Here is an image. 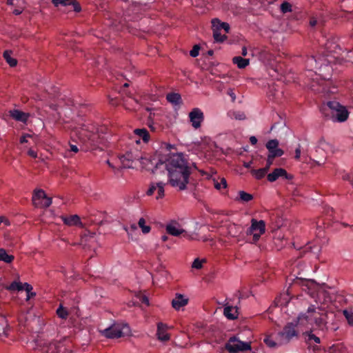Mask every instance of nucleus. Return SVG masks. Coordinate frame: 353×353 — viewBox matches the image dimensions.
<instances>
[{"label":"nucleus","mask_w":353,"mask_h":353,"mask_svg":"<svg viewBox=\"0 0 353 353\" xmlns=\"http://www.w3.org/2000/svg\"><path fill=\"white\" fill-rule=\"evenodd\" d=\"M165 183L163 182L158 183H152L150 185V188L147 191L148 195H152L157 192V195L156 196V199H161L164 196V186Z\"/></svg>","instance_id":"nucleus-15"},{"label":"nucleus","mask_w":353,"mask_h":353,"mask_svg":"<svg viewBox=\"0 0 353 353\" xmlns=\"http://www.w3.org/2000/svg\"><path fill=\"white\" fill-rule=\"evenodd\" d=\"M10 115L12 118L14 119L16 121L26 122L28 119V115L18 110H12L10 112Z\"/></svg>","instance_id":"nucleus-23"},{"label":"nucleus","mask_w":353,"mask_h":353,"mask_svg":"<svg viewBox=\"0 0 353 353\" xmlns=\"http://www.w3.org/2000/svg\"><path fill=\"white\" fill-rule=\"evenodd\" d=\"M317 148L318 149H321L325 152H332L333 149L332 145L323 139H321L319 141Z\"/></svg>","instance_id":"nucleus-32"},{"label":"nucleus","mask_w":353,"mask_h":353,"mask_svg":"<svg viewBox=\"0 0 353 353\" xmlns=\"http://www.w3.org/2000/svg\"><path fill=\"white\" fill-rule=\"evenodd\" d=\"M8 290L14 291V290H23V287L22 283L17 281H13L11 284L6 288Z\"/></svg>","instance_id":"nucleus-38"},{"label":"nucleus","mask_w":353,"mask_h":353,"mask_svg":"<svg viewBox=\"0 0 353 353\" xmlns=\"http://www.w3.org/2000/svg\"><path fill=\"white\" fill-rule=\"evenodd\" d=\"M343 347L341 345L337 344L334 345L330 348V353H341V351L342 350Z\"/></svg>","instance_id":"nucleus-48"},{"label":"nucleus","mask_w":353,"mask_h":353,"mask_svg":"<svg viewBox=\"0 0 353 353\" xmlns=\"http://www.w3.org/2000/svg\"><path fill=\"white\" fill-rule=\"evenodd\" d=\"M101 334L108 339H118L128 336L130 333V328L127 323L117 322L104 330L99 331Z\"/></svg>","instance_id":"nucleus-3"},{"label":"nucleus","mask_w":353,"mask_h":353,"mask_svg":"<svg viewBox=\"0 0 353 353\" xmlns=\"http://www.w3.org/2000/svg\"><path fill=\"white\" fill-rule=\"evenodd\" d=\"M225 349L230 353L250 350V344L248 342L241 341L237 336H234L229 339L225 345Z\"/></svg>","instance_id":"nucleus-8"},{"label":"nucleus","mask_w":353,"mask_h":353,"mask_svg":"<svg viewBox=\"0 0 353 353\" xmlns=\"http://www.w3.org/2000/svg\"><path fill=\"white\" fill-rule=\"evenodd\" d=\"M228 94L231 97L232 101L234 102L236 99V95L233 90L230 89L228 90Z\"/></svg>","instance_id":"nucleus-56"},{"label":"nucleus","mask_w":353,"mask_h":353,"mask_svg":"<svg viewBox=\"0 0 353 353\" xmlns=\"http://www.w3.org/2000/svg\"><path fill=\"white\" fill-rule=\"evenodd\" d=\"M22 12H23V8H15V9L13 10V13H14L15 15H19V14H20Z\"/></svg>","instance_id":"nucleus-64"},{"label":"nucleus","mask_w":353,"mask_h":353,"mask_svg":"<svg viewBox=\"0 0 353 353\" xmlns=\"http://www.w3.org/2000/svg\"><path fill=\"white\" fill-rule=\"evenodd\" d=\"M52 203V199L50 197H48L47 195L46 197L43 198V201L42 203H41V206L43 208H48L49 207Z\"/></svg>","instance_id":"nucleus-51"},{"label":"nucleus","mask_w":353,"mask_h":353,"mask_svg":"<svg viewBox=\"0 0 353 353\" xmlns=\"http://www.w3.org/2000/svg\"><path fill=\"white\" fill-rule=\"evenodd\" d=\"M329 84L328 81H326L325 80L321 81V82H316L315 81H313L310 87L312 90L317 92H328L329 90H326L327 85Z\"/></svg>","instance_id":"nucleus-21"},{"label":"nucleus","mask_w":353,"mask_h":353,"mask_svg":"<svg viewBox=\"0 0 353 353\" xmlns=\"http://www.w3.org/2000/svg\"><path fill=\"white\" fill-rule=\"evenodd\" d=\"M28 155H30V157H32L33 158H37V152L34 150H29L28 152Z\"/></svg>","instance_id":"nucleus-63"},{"label":"nucleus","mask_w":353,"mask_h":353,"mask_svg":"<svg viewBox=\"0 0 353 353\" xmlns=\"http://www.w3.org/2000/svg\"><path fill=\"white\" fill-rule=\"evenodd\" d=\"M3 57L6 62L11 66L14 67L17 65V61L15 59L12 58L10 56V52L6 50L3 52Z\"/></svg>","instance_id":"nucleus-36"},{"label":"nucleus","mask_w":353,"mask_h":353,"mask_svg":"<svg viewBox=\"0 0 353 353\" xmlns=\"http://www.w3.org/2000/svg\"><path fill=\"white\" fill-rule=\"evenodd\" d=\"M232 62L234 64L237 65L238 68L240 69L245 68L249 64V59L242 58L241 57H234L232 59Z\"/></svg>","instance_id":"nucleus-26"},{"label":"nucleus","mask_w":353,"mask_h":353,"mask_svg":"<svg viewBox=\"0 0 353 353\" xmlns=\"http://www.w3.org/2000/svg\"><path fill=\"white\" fill-rule=\"evenodd\" d=\"M228 114L232 119L243 120L245 119V114L241 111L231 110L228 112Z\"/></svg>","instance_id":"nucleus-33"},{"label":"nucleus","mask_w":353,"mask_h":353,"mask_svg":"<svg viewBox=\"0 0 353 353\" xmlns=\"http://www.w3.org/2000/svg\"><path fill=\"white\" fill-rule=\"evenodd\" d=\"M139 299H140V301H141V303L145 304L147 306L149 305V304H150L149 303V299H148V298L146 296L141 295L140 296Z\"/></svg>","instance_id":"nucleus-54"},{"label":"nucleus","mask_w":353,"mask_h":353,"mask_svg":"<svg viewBox=\"0 0 353 353\" xmlns=\"http://www.w3.org/2000/svg\"><path fill=\"white\" fill-rule=\"evenodd\" d=\"M213 37L216 42H223L227 37L225 35H222L218 30H213Z\"/></svg>","instance_id":"nucleus-40"},{"label":"nucleus","mask_w":353,"mask_h":353,"mask_svg":"<svg viewBox=\"0 0 353 353\" xmlns=\"http://www.w3.org/2000/svg\"><path fill=\"white\" fill-rule=\"evenodd\" d=\"M239 197L238 199L243 202H249L253 199L252 194L247 193L244 191H239Z\"/></svg>","instance_id":"nucleus-35"},{"label":"nucleus","mask_w":353,"mask_h":353,"mask_svg":"<svg viewBox=\"0 0 353 353\" xmlns=\"http://www.w3.org/2000/svg\"><path fill=\"white\" fill-rule=\"evenodd\" d=\"M268 152H269L268 154H270L271 156V157H274V158L281 157L284 153L283 151L279 148H277L276 149H273Z\"/></svg>","instance_id":"nucleus-43"},{"label":"nucleus","mask_w":353,"mask_h":353,"mask_svg":"<svg viewBox=\"0 0 353 353\" xmlns=\"http://www.w3.org/2000/svg\"><path fill=\"white\" fill-rule=\"evenodd\" d=\"M77 134L79 139L84 141L88 139L92 144H97L101 142L98 140L100 139L98 130L92 124H81L80 127L77 129Z\"/></svg>","instance_id":"nucleus-4"},{"label":"nucleus","mask_w":353,"mask_h":353,"mask_svg":"<svg viewBox=\"0 0 353 353\" xmlns=\"http://www.w3.org/2000/svg\"><path fill=\"white\" fill-rule=\"evenodd\" d=\"M56 312L57 316L62 319H66L69 315L67 309L63 307L62 305H59Z\"/></svg>","instance_id":"nucleus-37"},{"label":"nucleus","mask_w":353,"mask_h":353,"mask_svg":"<svg viewBox=\"0 0 353 353\" xmlns=\"http://www.w3.org/2000/svg\"><path fill=\"white\" fill-rule=\"evenodd\" d=\"M306 249H310L312 252L315 254L316 256L319 255V252H321V247L314 245V246H308L306 248Z\"/></svg>","instance_id":"nucleus-52"},{"label":"nucleus","mask_w":353,"mask_h":353,"mask_svg":"<svg viewBox=\"0 0 353 353\" xmlns=\"http://www.w3.org/2000/svg\"><path fill=\"white\" fill-rule=\"evenodd\" d=\"M46 194L43 190H37L34 192L32 196V201L35 206H38L39 203H37L38 200L43 199L46 197Z\"/></svg>","instance_id":"nucleus-29"},{"label":"nucleus","mask_w":353,"mask_h":353,"mask_svg":"<svg viewBox=\"0 0 353 353\" xmlns=\"http://www.w3.org/2000/svg\"><path fill=\"white\" fill-rule=\"evenodd\" d=\"M200 47L198 45H195L190 52V55L192 57H196L199 55Z\"/></svg>","instance_id":"nucleus-50"},{"label":"nucleus","mask_w":353,"mask_h":353,"mask_svg":"<svg viewBox=\"0 0 353 353\" xmlns=\"http://www.w3.org/2000/svg\"><path fill=\"white\" fill-rule=\"evenodd\" d=\"M300 324L298 321L293 323H288L283 330L278 332L279 343L283 345L288 343L294 337L298 336V331L296 329L297 324Z\"/></svg>","instance_id":"nucleus-6"},{"label":"nucleus","mask_w":353,"mask_h":353,"mask_svg":"<svg viewBox=\"0 0 353 353\" xmlns=\"http://www.w3.org/2000/svg\"><path fill=\"white\" fill-rule=\"evenodd\" d=\"M214 187L217 190H221V188H225L227 187V181L225 178H222L220 182H215Z\"/></svg>","instance_id":"nucleus-46"},{"label":"nucleus","mask_w":353,"mask_h":353,"mask_svg":"<svg viewBox=\"0 0 353 353\" xmlns=\"http://www.w3.org/2000/svg\"><path fill=\"white\" fill-rule=\"evenodd\" d=\"M70 151L77 153L79 151V149L77 145L70 144Z\"/></svg>","instance_id":"nucleus-61"},{"label":"nucleus","mask_w":353,"mask_h":353,"mask_svg":"<svg viewBox=\"0 0 353 353\" xmlns=\"http://www.w3.org/2000/svg\"><path fill=\"white\" fill-rule=\"evenodd\" d=\"M318 64V61L313 56L308 57L305 61L306 68H307L309 70H313L314 69L317 68Z\"/></svg>","instance_id":"nucleus-30"},{"label":"nucleus","mask_w":353,"mask_h":353,"mask_svg":"<svg viewBox=\"0 0 353 353\" xmlns=\"http://www.w3.org/2000/svg\"><path fill=\"white\" fill-rule=\"evenodd\" d=\"M167 325L163 323H159L157 325V335L158 339L161 341H167L170 339V335L167 333Z\"/></svg>","instance_id":"nucleus-18"},{"label":"nucleus","mask_w":353,"mask_h":353,"mask_svg":"<svg viewBox=\"0 0 353 353\" xmlns=\"http://www.w3.org/2000/svg\"><path fill=\"white\" fill-rule=\"evenodd\" d=\"M23 289L27 292V299H30V292L32 290V286L28 283H25L24 284H22Z\"/></svg>","instance_id":"nucleus-49"},{"label":"nucleus","mask_w":353,"mask_h":353,"mask_svg":"<svg viewBox=\"0 0 353 353\" xmlns=\"http://www.w3.org/2000/svg\"><path fill=\"white\" fill-rule=\"evenodd\" d=\"M301 152V146L299 145V147L295 150V157H294V158H295L296 160H299L300 159Z\"/></svg>","instance_id":"nucleus-55"},{"label":"nucleus","mask_w":353,"mask_h":353,"mask_svg":"<svg viewBox=\"0 0 353 353\" xmlns=\"http://www.w3.org/2000/svg\"><path fill=\"white\" fill-rule=\"evenodd\" d=\"M317 309L319 311H316L314 306L309 307L305 314H301L298 316V322L306 327L314 325L317 329L324 332L327 329V314L321 307Z\"/></svg>","instance_id":"nucleus-2"},{"label":"nucleus","mask_w":353,"mask_h":353,"mask_svg":"<svg viewBox=\"0 0 353 353\" xmlns=\"http://www.w3.org/2000/svg\"><path fill=\"white\" fill-rule=\"evenodd\" d=\"M188 303V299L185 298L181 294H176L174 299L172 301V307L176 310H180L181 307L185 306Z\"/></svg>","instance_id":"nucleus-17"},{"label":"nucleus","mask_w":353,"mask_h":353,"mask_svg":"<svg viewBox=\"0 0 353 353\" xmlns=\"http://www.w3.org/2000/svg\"><path fill=\"white\" fill-rule=\"evenodd\" d=\"M150 230H151V228L149 225H145L144 227H143L141 228V230H142L143 234L149 233Z\"/></svg>","instance_id":"nucleus-59"},{"label":"nucleus","mask_w":353,"mask_h":353,"mask_svg":"<svg viewBox=\"0 0 353 353\" xmlns=\"http://www.w3.org/2000/svg\"><path fill=\"white\" fill-rule=\"evenodd\" d=\"M157 168L166 169L168 183L172 187L181 191L187 188L193 168L197 169L196 164L190 163L187 156L183 153L172 154L165 160L160 159L157 163Z\"/></svg>","instance_id":"nucleus-1"},{"label":"nucleus","mask_w":353,"mask_h":353,"mask_svg":"<svg viewBox=\"0 0 353 353\" xmlns=\"http://www.w3.org/2000/svg\"><path fill=\"white\" fill-rule=\"evenodd\" d=\"M223 22H221L219 19H214L212 20V30H215V29L218 30L219 31H220L221 30H222L221 28V26H220V24H222Z\"/></svg>","instance_id":"nucleus-47"},{"label":"nucleus","mask_w":353,"mask_h":353,"mask_svg":"<svg viewBox=\"0 0 353 353\" xmlns=\"http://www.w3.org/2000/svg\"><path fill=\"white\" fill-rule=\"evenodd\" d=\"M263 342L271 348H276L283 345L282 343H279L278 334H276V341L272 339V336H266L263 339Z\"/></svg>","instance_id":"nucleus-24"},{"label":"nucleus","mask_w":353,"mask_h":353,"mask_svg":"<svg viewBox=\"0 0 353 353\" xmlns=\"http://www.w3.org/2000/svg\"><path fill=\"white\" fill-rule=\"evenodd\" d=\"M14 256L8 254L6 250L3 248L0 249V261H2L7 263H10L14 260Z\"/></svg>","instance_id":"nucleus-31"},{"label":"nucleus","mask_w":353,"mask_h":353,"mask_svg":"<svg viewBox=\"0 0 353 353\" xmlns=\"http://www.w3.org/2000/svg\"><path fill=\"white\" fill-rule=\"evenodd\" d=\"M189 118L192 127L194 129H198L201 127V123L204 120V114L199 108H195L189 113Z\"/></svg>","instance_id":"nucleus-13"},{"label":"nucleus","mask_w":353,"mask_h":353,"mask_svg":"<svg viewBox=\"0 0 353 353\" xmlns=\"http://www.w3.org/2000/svg\"><path fill=\"white\" fill-rule=\"evenodd\" d=\"M141 152L138 150H130L121 155L119 159L123 168H132L134 161L139 160Z\"/></svg>","instance_id":"nucleus-9"},{"label":"nucleus","mask_w":353,"mask_h":353,"mask_svg":"<svg viewBox=\"0 0 353 353\" xmlns=\"http://www.w3.org/2000/svg\"><path fill=\"white\" fill-rule=\"evenodd\" d=\"M305 335L308 343H310L312 341H314L316 344H319L321 343L320 338L314 334L312 331L305 332Z\"/></svg>","instance_id":"nucleus-39"},{"label":"nucleus","mask_w":353,"mask_h":353,"mask_svg":"<svg viewBox=\"0 0 353 353\" xmlns=\"http://www.w3.org/2000/svg\"><path fill=\"white\" fill-rule=\"evenodd\" d=\"M281 11L284 14L286 12H291L292 11V5L287 1H284L281 5Z\"/></svg>","instance_id":"nucleus-44"},{"label":"nucleus","mask_w":353,"mask_h":353,"mask_svg":"<svg viewBox=\"0 0 353 353\" xmlns=\"http://www.w3.org/2000/svg\"><path fill=\"white\" fill-rule=\"evenodd\" d=\"M342 178L343 180L349 181L350 183L353 185V176L348 173H344L342 175Z\"/></svg>","instance_id":"nucleus-53"},{"label":"nucleus","mask_w":353,"mask_h":353,"mask_svg":"<svg viewBox=\"0 0 353 353\" xmlns=\"http://www.w3.org/2000/svg\"><path fill=\"white\" fill-rule=\"evenodd\" d=\"M343 314L350 325L353 326V309L348 308L343 310Z\"/></svg>","instance_id":"nucleus-34"},{"label":"nucleus","mask_w":353,"mask_h":353,"mask_svg":"<svg viewBox=\"0 0 353 353\" xmlns=\"http://www.w3.org/2000/svg\"><path fill=\"white\" fill-rule=\"evenodd\" d=\"M325 50L329 52H336V50L339 49V46L337 43V39L335 37L330 38L327 40L324 45Z\"/></svg>","instance_id":"nucleus-19"},{"label":"nucleus","mask_w":353,"mask_h":353,"mask_svg":"<svg viewBox=\"0 0 353 353\" xmlns=\"http://www.w3.org/2000/svg\"><path fill=\"white\" fill-rule=\"evenodd\" d=\"M221 26V28L225 30V32H228L230 30V26L227 23L223 22L222 24H220Z\"/></svg>","instance_id":"nucleus-57"},{"label":"nucleus","mask_w":353,"mask_h":353,"mask_svg":"<svg viewBox=\"0 0 353 353\" xmlns=\"http://www.w3.org/2000/svg\"><path fill=\"white\" fill-rule=\"evenodd\" d=\"M223 314L230 320L236 319L238 317V308L232 305H226L223 310Z\"/></svg>","instance_id":"nucleus-20"},{"label":"nucleus","mask_w":353,"mask_h":353,"mask_svg":"<svg viewBox=\"0 0 353 353\" xmlns=\"http://www.w3.org/2000/svg\"><path fill=\"white\" fill-rule=\"evenodd\" d=\"M65 224L68 225H77L81 223L80 218L77 215H72L63 219Z\"/></svg>","instance_id":"nucleus-27"},{"label":"nucleus","mask_w":353,"mask_h":353,"mask_svg":"<svg viewBox=\"0 0 353 353\" xmlns=\"http://www.w3.org/2000/svg\"><path fill=\"white\" fill-rule=\"evenodd\" d=\"M326 105L330 110L333 121L343 122L347 120L349 113L345 106L336 101H327Z\"/></svg>","instance_id":"nucleus-5"},{"label":"nucleus","mask_w":353,"mask_h":353,"mask_svg":"<svg viewBox=\"0 0 353 353\" xmlns=\"http://www.w3.org/2000/svg\"><path fill=\"white\" fill-rule=\"evenodd\" d=\"M206 261L205 259L200 260L199 259H196L192 263V267L193 268L199 270L202 268L203 263H205Z\"/></svg>","instance_id":"nucleus-45"},{"label":"nucleus","mask_w":353,"mask_h":353,"mask_svg":"<svg viewBox=\"0 0 353 353\" xmlns=\"http://www.w3.org/2000/svg\"><path fill=\"white\" fill-rule=\"evenodd\" d=\"M265 232V223L264 221L251 220V225L246 231L247 235H252V243H256L261 236Z\"/></svg>","instance_id":"nucleus-7"},{"label":"nucleus","mask_w":353,"mask_h":353,"mask_svg":"<svg viewBox=\"0 0 353 353\" xmlns=\"http://www.w3.org/2000/svg\"><path fill=\"white\" fill-rule=\"evenodd\" d=\"M166 99L168 101L174 105H178L181 102V95L178 93L172 92L168 94L166 96Z\"/></svg>","instance_id":"nucleus-28"},{"label":"nucleus","mask_w":353,"mask_h":353,"mask_svg":"<svg viewBox=\"0 0 353 353\" xmlns=\"http://www.w3.org/2000/svg\"><path fill=\"white\" fill-rule=\"evenodd\" d=\"M134 132V134L137 136H138V137H139V139L135 141L137 143H140V139H142V140L145 143H147L149 141L150 135L146 129H145V128L135 129Z\"/></svg>","instance_id":"nucleus-22"},{"label":"nucleus","mask_w":353,"mask_h":353,"mask_svg":"<svg viewBox=\"0 0 353 353\" xmlns=\"http://www.w3.org/2000/svg\"><path fill=\"white\" fill-rule=\"evenodd\" d=\"M274 159V158L271 157V156L270 154L268 155L267 163H266V164H268V167L271 166V165L273 163Z\"/></svg>","instance_id":"nucleus-58"},{"label":"nucleus","mask_w":353,"mask_h":353,"mask_svg":"<svg viewBox=\"0 0 353 353\" xmlns=\"http://www.w3.org/2000/svg\"><path fill=\"white\" fill-rule=\"evenodd\" d=\"M139 226L142 228L145 225V220L143 218H141L138 222Z\"/></svg>","instance_id":"nucleus-62"},{"label":"nucleus","mask_w":353,"mask_h":353,"mask_svg":"<svg viewBox=\"0 0 353 353\" xmlns=\"http://www.w3.org/2000/svg\"><path fill=\"white\" fill-rule=\"evenodd\" d=\"M30 137V136L29 134H25V135L22 136V137H21V139H20V143H24L28 142L27 139H28V137Z\"/></svg>","instance_id":"nucleus-60"},{"label":"nucleus","mask_w":353,"mask_h":353,"mask_svg":"<svg viewBox=\"0 0 353 353\" xmlns=\"http://www.w3.org/2000/svg\"><path fill=\"white\" fill-rule=\"evenodd\" d=\"M165 230L168 234L174 236H179L185 232L181 224L175 220L169 221L165 226Z\"/></svg>","instance_id":"nucleus-14"},{"label":"nucleus","mask_w":353,"mask_h":353,"mask_svg":"<svg viewBox=\"0 0 353 353\" xmlns=\"http://www.w3.org/2000/svg\"><path fill=\"white\" fill-rule=\"evenodd\" d=\"M95 233L85 231L81 236V244L84 247L90 246L88 243L94 239Z\"/></svg>","instance_id":"nucleus-25"},{"label":"nucleus","mask_w":353,"mask_h":353,"mask_svg":"<svg viewBox=\"0 0 353 353\" xmlns=\"http://www.w3.org/2000/svg\"><path fill=\"white\" fill-rule=\"evenodd\" d=\"M52 2L57 7L70 6L75 12L81 10V6L76 0H52Z\"/></svg>","instance_id":"nucleus-16"},{"label":"nucleus","mask_w":353,"mask_h":353,"mask_svg":"<svg viewBox=\"0 0 353 353\" xmlns=\"http://www.w3.org/2000/svg\"><path fill=\"white\" fill-rule=\"evenodd\" d=\"M252 174L256 177L257 179H261L266 174L265 169H259V170H252Z\"/></svg>","instance_id":"nucleus-41"},{"label":"nucleus","mask_w":353,"mask_h":353,"mask_svg":"<svg viewBox=\"0 0 353 353\" xmlns=\"http://www.w3.org/2000/svg\"><path fill=\"white\" fill-rule=\"evenodd\" d=\"M159 160L160 159L157 161L155 158L152 157L149 154H145L143 156L141 154V157L138 161L140 162L142 168H144L148 170H152L153 172H154L155 170L159 169L157 168V163L159 162Z\"/></svg>","instance_id":"nucleus-12"},{"label":"nucleus","mask_w":353,"mask_h":353,"mask_svg":"<svg viewBox=\"0 0 353 353\" xmlns=\"http://www.w3.org/2000/svg\"><path fill=\"white\" fill-rule=\"evenodd\" d=\"M267 179L270 182H274L279 179L292 180L293 179V176L288 174L285 169L278 168H275L271 173L268 174Z\"/></svg>","instance_id":"nucleus-11"},{"label":"nucleus","mask_w":353,"mask_h":353,"mask_svg":"<svg viewBox=\"0 0 353 353\" xmlns=\"http://www.w3.org/2000/svg\"><path fill=\"white\" fill-rule=\"evenodd\" d=\"M45 353H71L66 347L65 343L61 341H54L44 347Z\"/></svg>","instance_id":"nucleus-10"},{"label":"nucleus","mask_w":353,"mask_h":353,"mask_svg":"<svg viewBox=\"0 0 353 353\" xmlns=\"http://www.w3.org/2000/svg\"><path fill=\"white\" fill-rule=\"evenodd\" d=\"M278 145H279V141L276 139L270 140L266 143V148L268 150V151H270L273 149L277 148Z\"/></svg>","instance_id":"nucleus-42"}]
</instances>
